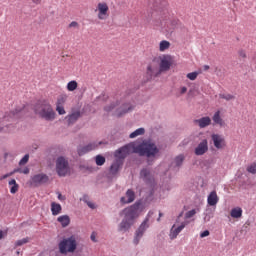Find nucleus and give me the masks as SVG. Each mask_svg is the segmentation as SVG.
Returning a JSON list of instances; mask_svg holds the SVG:
<instances>
[{"instance_id":"f257e3e1","label":"nucleus","mask_w":256,"mask_h":256,"mask_svg":"<svg viewBox=\"0 0 256 256\" xmlns=\"http://www.w3.org/2000/svg\"><path fill=\"white\" fill-rule=\"evenodd\" d=\"M141 205V200H137L134 204L124 208L120 212V216L124 215V217L118 225L119 233H129L131 231V227L135 225V221L139 217V208Z\"/></svg>"},{"instance_id":"f03ea898","label":"nucleus","mask_w":256,"mask_h":256,"mask_svg":"<svg viewBox=\"0 0 256 256\" xmlns=\"http://www.w3.org/2000/svg\"><path fill=\"white\" fill-rule=\"evenodd\" d=\"M133 153H137L139 157H147L148 165H153L150 159H155L159 155V147L151 140H144L137 146H133Z\"/></svg>"},{"instance_id":"7ed1b4c3","label":"nucleus","mask_w":256,"mask_h":256,"mask_svg":"<svg viewBox=\"0 0 256 256\" xmlns=\"http://www.w3.org/2000/svg\"><path fill=\"white\" fill-rule=\"evenodd\" d=\"M130 151L131 145L126 144L114 152L115 160L109 168L111 175H117V173L123 169V164L125 163V159L127 158V155H129Z\"/></svg>"},{"instance_id":"20e7f679","label":"nucleus","mask_w":256,"mask_h":256,"mask_svg":"<svg viewBox=\"0 0 256 256\" xmlns=\"http://www.w3.org/2000/svg\"><path fill=\"white\" fill-rule=\"evenodd\" d=\"M34 113L44 121H55L57 113L53 110V106L47 100H38L34 105Z\"/></svg>"},{"instance_id":"39448f33","label":"nucleus","mask_w":256,"mask_h":256,"mask_svg":"<svg viewBox=\"0 0 256 256\" xmlns=\"http://www.w3.org/2000/svg\"><path fill=\"white\" fill-rule=\"evenodd\" d=\"M59 253L61 255H67V253H75L77 251V239L75 236L63 238L58 244Z\"/></svg>"},{"instance_id":"423d86ee","label":"nucleus","mask_w":256,"mask_h":256,"mask_svg":"<svg viewBox=\"0 0 256 256\" xmlns=\"http://www.w3.org/2000/svg\"><path fill=\"white\" fill-rule=\"evenodd\" d=\"M149 228V215L145 217V219L142 221V223L137 228L135 234L133 243L134 245H139V241L143 238V235H145V231Z\"/></svg>"},{"instance_id":"0eeeda50","label":"nucleus","mask_w":256,"mask_h":256,"mask_svg":"<svg viewBox=\"0 0 256 256\" xmlns=\"http://www.w3.org/2000/svg\"><path fill=\"white\" fill-rule=\"evenodd\" d=\"M56 171L59 177H66L69 173V161L63 156H59L56 160Z\"/></svg>"},{"instance_id":"6e6552de","label":"nucleus","mask_w":256,"mask_h":256,"mask_svg":"<svg viewBox=\"0 0 256 256\" xmlns=\"http://www.w3.org/2000/svg\"><path fill=\"white\" fill-rule=\"evenodd\" d=\"M49 183V176L47 174H35L30 178V185L33 187H39V185H45Z\"/></svg>"},{"instance_id":"1a4fd4ad","label":"nucleus","mask_w":256,"mask_h":256,"mask_svg":"<svg viewBox=\"0 0 256 256\" xmlns=\"http://www.w3.org/2000/svg\"><path fill=\"white\" fill-rule=\"evenodd\" d=\"M211 140L213 142L215 149L219 150L227 147V142H225V137H223L220 134H212Z\"/></svg>"},{"instance_id":"9d476101","label":"nucleus","mask_w":256,"mask_h":256,"mask_svg":"<svg viewBox=\"0 0 256 256\" xmlns=\"http://www.w3.org/2000/svg\"><path fill=\"white\" fill-rule=\"evenodd\" d=\"M207 151H209V142L207 139H203L195 148L194 153L200 157L201 155H205Z\"/></svg>"},{"instance_id":"9b49d317","label":"nucleus","mask_w":256,"mask_h":256,"mask_svg":"<svg viewBox=\"0 0 256 256\" xmlns=\"http://www.w3.org/2000/svg\"><path fill=\"white\" fill-rule=\"evenodd\" d=\"M173 58L171 55L164 56L160 62V71H169L173 65Z\"/></svg>"},{"instance_id":"f8f14e48","label":"nucleus","mask_w":256,"mask_h":256,"mask_svg":"<svg viewBox=\"0 0 256 256\" xmlns=\"http://www.w3.org/2000/svg\"><path fill=\"white\" fill-rule=\"evenodd\" d=\"M126 197L125 196H122L120 198V203H122V205H129V203H133V201H135V191H133V189H128L126 191Z\"/></svg>"},{"instance_id":"ddd939ff","label":"nucleus","mask_w":256,"mask_h":256,"mask_svg":"<svg viewBox=\"0 0 256 256\" xmlns=\"http://www.w3.org/2000/svg\"><path fill=\"white\" fill-rule=\"evenodd\" d=\"M135 109V107L125 103L122 104V106L118 109H116V116L118 118L123 117V115H127V113H129V111H133Z\"/></svg>"},{"instance_id":"4468645a","label":"nucleus","mask_w":256,"mask_h":256,"mask_svg":"<svg viewBox=\"0 0 256 256\" xmlns=\"http://www.w3.org/2000/svg\"><path fill=\"white\" fill-rule=\"evenodd\" d=\"M140 177L145 181V183H153L155 179L153 178V175H151V170L148 168H142L140 170Z\"/></svg>"},{"instance_id":"2eb2a0df","label":"nucleus","mask_w":256,"mask_h":256,"mask_svg":"<svg viewBox=\"0 0 256 256\" xmlns=\"http://www.w3.org/2000/svg\"><path fill=\"white\" fill-rule=\"evenodd\" d=\"M219 203V196H217V191L213 190L207 197V205L209 207H217Z\"/></svg>"},{"instance_id":"dca6fc26","label":"nucleus","mask_w":256,"mask_h":256,"mask_svg":"<svg viewBox=\"0 0 256 256\" xmlns=\"http://www.w3.org/2000/svg\"><path fill=\"white\" fill-rule=\"evenodd\" d=\"M109 11V6L107 3H98V19H107V12Z\"/></svg>"},{"instance_id":"f3484780","label":"nucleus","mask_w":256,"mask_h":256,"mask_svg":"<svg viewBox=\"0 0 256 256\" xmlns=\"http://www.w3.org/2000/svg\"><path fill=\"white\" fill-rule=\"evenodd\" d=\"M194 124L198 125L200 129H205V127H209V125H211V118L209 116H206L199 119H195Z\"/></svg>"},{"instance_id":"a211bd4d","label":"nucleus","mask_w":256,"mask_h":256,"mask_svg":"<svg viewBox=\"0 0 256 256\" xmlns=\"http://www.w3.org/2000/svg\"><path fill=\"white\" fill-rule=\"evenodd\" d=\"M185 222H182L180 226H178L177 228H175V225L172 226V228L170 229V239H177V236L179 235V233L185 229Z\"/></svg>"},{"instance_id":"6ab92c4d","label":"nucleus","mask_w":256,"mask_h":256,"mask_svg":"<svg viewBox=\"0 0 256 256\" xmlns=\"http://www.w3.org/2000/svg\"><path fill=\"white\" fill-rule=\"evenodd\" d=\"M151 7L154 11H163L167 7V0H154Z\"/></svg>"},{"instance_id":"aec40b11","label":"nucleus","mask_w":256,"mask_h":256,"mask_svg":"<svg viewBox=\"0 0 256 256\" xmlns=\"http://www.w3.org/2000/svg\"><path fill=\"white\" fill-rule=\"evenodd\" d=\"M212 121L215 125H219L220 127H225V121L221 118V111H216L212 117Z\"/></svg>"},{"instance_id":"412c9836","label":"nucleus","mask_w":256,"mask_h":256,"mask_svg":"<svg viewBox=\"0 0 256 256\" xmlns=\"http://www.w3.org/2000/svg\"><path fill=\"white\" fill-rule=\"evenodd\" d=\"M58 223H60V225L62 227H69L70 223H71V218L69 217V215L65 214V215H61L57 218Z\"/></svg>"},{"instance_id":"4be33fe9","label":"nucleus","mask_w":256,"mask_h":256,"mask_svg":"<svg viewBox=\"0 0 256 256\" xmlns=\"http://www.w3.org/2000/svg\"><path fill=\"white\" fill-rule=\"evenodd\" d=\"M230 216L232 219H241V217H243V209H241V207L232 208Z\"/></svg>"},{"instance_id":"5701e85b","label":"nucleus","mask_w":256,"mask_h":256,"mask_svg":"<svg viewBox=\"0 0 256 256\" xmlns=\"http://www.w3.org/2000/svg\"><path fill=\"white\" fill-rule=\"evenodd\" d=\"M81 117V111H76L67 116L68 119V125H73V123H76V121Z\"/></svg>"},{"instance_id":"b1692460","label":"nucleus","mask_w":256,"mask_h":256,"mask_svg":"<svg viewBox=\"0 0 256 256\" xmlns=\"http://www.w3.org/2000/svg\"><path fill=\"white\" fill-rule=\"evenodd\" d=\"M61 211H63V207L61 206V204L56 202L51 203V213L54 217H56V215H59Z\"/></svg>"},{"instance_id":"393cba45","label":"nucleus","mask_w":256,"mask_h":256,"mask_svg":"<svg viewBox=\"0 0 256 256\" xmlns=\"http://www.w3.org/2000/svg\"><path fill=\"white\" fill-rule=\"evenodd\" d=\"M160 73H161V71H159L158 73L155 74V69H153V66H151V64H149L147 66L146 75H147L148 81H151V79H153V77H157V75H159Z\"/></svg>"},{"instance_id":"a878e982","label":"nucleus","mask_w":256,"mask_h":256,"mask_svg":"<svg viewBox=\"0 0 256 256\" xmlns=\"http://www.w3.org/2000/svg\"><path fill=\"white\" fill-rule=\"evenodd\" d=\"M25 109V106L17 107L14 110L10 111L8 116L11 117V119H19V114Z\"/></svg>"},{"instance_id":"bb28decb","label":"nucleus","mask_w":256,"mask_h":256,"mask_svg":"<svg viewBox=\"0 0 256 256\" xmlns=\"http://www.w3.org/2000/svg\"><path fill=\"white\" fill-rule=\"evenodd\" d=\"M8 184L11 186L10 187V193L12 195H15L19 191V184H17V181L15 179H11Z\"/></svg>"},{"instance_id":"cd10ccee","label":"nucleus","mask_w":256,"mask_h":256,"mask_svg":"<svg viewBox=\"0 0 256 256\" xmlns=\"http://www.w3.org/2000/svg\"><path fill=\"white\" fill-rule=\"evenodd\" d=\"M215 211V208H211L208 206L207 204V207L204 211V221H210L211 220V217H213V212Z\"/></svg>"},{"instance_id":"c85d7f7f","label":"nucleus","mask_w":256,"mask_h":256,"mask_svg":"<svg viewBox=\"0 0 256 256\" xmlns=\"http://www.w3.org/2000/svg\"><path fill=\"white\" fill-rule=\"evenodd\" d=\"M184 161H185V155L179 154L174 158L175 167H178V168L182 167Z\"/></svg>"},{"instance_id":"c756f323","label":"nucleus","mask_w":256,"mask_h":256,"mask_svg":"<svg viewBox=\"0 0 256 256\" xmlns=\"http://www.w3.org/2000/svg\"><path fill=\"white\" fill-rule=\"evenodd\" d=\"M170 25L172 27V29H183V24H181V20L174 18L170 21Z\"/></svg>"},{"instance_id":"7c9ffc66","label":"nucleus","mask_w":256,"mask_h":256,"mask_svg":"<svg viewBox=\"0 0 256 256\" xmlns=\"http://www.w3.org/2000/svg\"><path fill=\"white\" fill-rule=\"evenodd\" d=\"M139 135H145V128H138L132 133H130L129 138L135 139V137H139Z\"/></svg>"},{"instance_id":"2f4dec72","label":"nucleus","mask_w":256,"mask_h":256,"mask_svg":"<svg viewBox=\"0 0 256 256\" xmlns=\"http://www.w3.org/2000/svg\"><path fill=\"white\" fill-rule=\"evenodd\" d=\"M99 145H103V141L100 142H90L86 145L89 152L95 151V149L99 148Z\"/></svg>"},{"instance_id":"473e14b6","label":"nucleus","mask_w":256,"mask_h":256,"mask_svg":"<svg viewBox=\"0 0 256 256\" xmlns=\"http://www.w3.org/2000/svg\"><path fill=\"white\" fill-rule=\"evenodd\" d=\"M105 161H106L105 156L101 154L96 155L95 163L98 167H103V165H105Z\"/></svg>"},{"instance_id":"72a5a7b5","label":"nucleus","mask_w":256,"mask_h":256,"mask_svg":"<svg viewBox=\"0 0 256 256\" xmlns=\"http://www.w3.org/2000/svg\"><path fill=\"white\" fill-rule=\"evenodd\" d=\"M169 47H171V43L167 40H162L159 44L160 51H166V49H169Z\"/></svg>"},{"instance_id":"f704fd0d","label":"nucleus","mask_w":256,"mask_h":256,"mask_svg":"<svg viewBox=\"0 0 256 256\" xmlns=\"http://www.w3.org/2000/svg\"><path fill=\"white\" fill-rule=\"evenodd\" d=\"M77 153H78L79 157H83V155H87V153H90V152H89V149L87 148V146L85 145V146L77 148Z\"/></svg>"},{"instance_id":"c9c22d12","label":"nucleus","mask_w":256,"mask_h":256,"mask_svg":"<svg viewBox=\"0 0 256 256\" xmlns=\"http://www.w3.org/2000/svg\"><path fill=\"white\" fill-rule=\"evenodd\" d=\"M78 84L77 81L71 80L70 82L67 83V90L68 91H75L77 89Z\"/></svg>"},{"instance_id":"e433bc0d","label":"nucleus","mask_w":256,"mask_h":256,"mask_svg":"<svg viewBox=\"0 0 256 256\" xmlns=\"http://www.w3.org/2000/svg\"><path fill=\"white\" fill-rule=\"evenodd\" d=\"M117 103H115V102H112V103H110L109 105H107V106H104V111L106 112V113H111V111H113V109H115V107H117Z\"/></svg>"},{"instance_id":"4c0bfd02","label":"nucleus","mask_w":256,"mask_h":256,"mask_svg":"<svg viewBox=\"0 0 256 256\" xmlns=\"http://www.w3.org/2000/svg\"><path fill=\"white\" fill-rule=\"evenodd\" d=\"M198 76H199V72L197 71L190 72L186 75L187 79H189L190 81H195V79H197Z\"/></svg>"},{"instance_id":"58836bf2","label":"nucleus","mask_w":256,"mask_h":256,"mask_svg":"<svg viewBox=\"0 0 256 256\" xmlns=\"http://www.w3.org/2000/svg\"><path fill=\"white\" fill-rule=\"evenodd\" d=\"M66 101H67V96H60L57 99L56 106L64 107Z\"/></svg>"},{"instance_id":"ea45409f","label":"nucleus","mask_w":256,"mask_h":256,"mask_svg":"<svg viewBox=\"0 0 256 256\" xmlns=\"http://www.w3.org/2000/svg\"><path fill=\"white\" fill-rule=\"evenodd\" d=\"M246 171L252 175H256V162H253L251 165H249Z\"/></svg>"},{"instance_id":"a19ab883","label":"nucleus","mask_w":256,"mask_h":256,"mask_svg":"<svg viewBox=\"0 0 256 256\" xmlns=\"http://www.w3.org/2000/svg\"><path fill=\"white\" fill-rule=\"evenodd\" d=\"M26 243H29V238H27V237L17 240L15 242V247H21V246L25 245Z\"/></svg>"},{"instance_id":"79ce46f5","label":"nucleus","mask_w":256,"mask_h":256,"mask_svg":"<svg viewBox=\"0 0 256 256\" xmlns=\"http://www.w3.org/2000/svg\"><path fill=\"white\" fill-rule=\"evenodd\" d=\"M17 171H20L19 168H15L13 171L4 174L3 176L0 177V181H3V179H7V177H11L12 175H15Z\"/></svg>"},{"instance_id":"37998d69","label":"nucleus","mask_w":256,"mask_h":256,"mask_svg":"<svg viewBox=\"0 0 256 256\" xmlns=\"http://www.w3.org/2000/svg\"><path fill=\"white\" fill-rule=\"evenodd\" d=\"M29 163V154H25L19 161V165H27Z\"/></svg>"},{"instance_id":"c03bdc74","label":"nucleus","mask_w":256,"mask_h":256,"mask_svg":"<svg viewBox=\"0 0 256 256\" xmlns=\"http://www.w3.org/2000/svg\"><path fill=\"white\" fill-rule=\"evenodd\" d=\"M220 99H225L226 101H231V99H235V96L232 94H220Z\"/></svg>"},{"instance_id":"a18cd8bd","label":"nucleus","mask_w":256,"mask_h":256,"mask_svg":"<svg viewBox=\"0 0 256 256\" xmlns=\"http://www.w3.org/2000/svg\"><path fill=\"white\" fill-rule=\"evenodd\" d=\"M196 213H197V210L192 209V210L186 212L185 217H186V219H191V217H193V215H196Z\"/></svg>"},{"instance_id":"49530a36","label":"nucleus","mask_w":256,"mask_h":256,"mask_svg":"<svg viewBox=\"0 0 256 256\" xmlns=\"http://www.w3.org/2000/svg\"><path fill=\"white\" fill-rule=\"evenodd\" d=\"M56 111L58 115H65V107L64 106H56Z\"/></svg>"},{"instance_id":"de8ad7c7","label":"nucleus","mask_w":256,"mask_h":256,"mask_svg":"<svg viewBox=\"0 0 256 256\" xmlns=\"http://www.w3.org/2000/svg\"><path fill=\"white\" fill-rule=\"evenodd\" d=\"M84 203H86V205L90 208V209H97V206L95 205V203H92L89 200H84Z\"/></svg>"},{"instance_id":"09e8293b","label":"nucleus","mask_w":256,"mask_h":256,"mask_svg":"<svg viewBox=\"0 0 256 256\" xmlns=\"http://www.w3.org/2000/svg\"><path fill=\"white\" fill-rule=\"evenodd\" d=\"M238 55H239V57H241L242 59H247V53H245V50H243V49H240V50L238 51Z\"/></svg>"},{"instance_id":"8fccbe9b","label":"nucleus","mask_w":256,"mask_h":256,"mask_svg":"<svg viewBox=\"0 0 256 256\" xmlns=\"http://www.w3.org/2000/svg\"><path fill=\"white\" fill-rule=\"evenodd\" d=\"M17 173H23L24 175H29V168L26 167L24 169L19 168V171Z\"/></svg>"},{"instance_id":"3c124183","label":"nucleus","mask_w":256,"mask_h":256,"mask_svg":"<svg viewBox=\"0 0 256 256\" xmlns=\"http://www.w3.org/2000/svg\"><path fill=\"white\" fill-rule=\"evenodd\" d=\"M209 235H210L209 230H204L203 232L200 233L201 239H203L205 237H209Z\"/></svg>"},{"instance_id":"603ef678","label":"nucleus","mask_w":256,"mask_h":256,"mask_svg":"<svg viewBox=\"0 0 256 256\" xmlns=\"http://www.w3.org/2000/svg\"><path fill=\"white\" fill-rule=\"evenodd\" d=\"M57 195L59 201H65V199H67V197L63 196L60 192H57Z\"/></svg>"},{"instance_id":"864d4df0","label":"nucleus","mask_w":256,"mask_h":256,"mask_svg":"<svg viewBox=\"0 0 256 256\" xmlns=\"http://www.w3.org/2000/svg\"><path fill=\"white\" fill-rule=\"evenodd\" d=\"M91 241H93V243H97V237L95 236V233H92L90 236Z\"/></svg>"},{"instance_id":"5fc2aeb1","label":"nucleus","mask_w":256,"mask_h":256,"mask_svg":"<svg viewBox=\"0 0 256 256\" xmlns=\"http://www.w3.org/2000/svg\"><path fill=\"white\" fill-rule=\"evenodd\" d=\"M79 25V23H77V21H72L70 24H69V27H77Z\"/></svg>"},{"instance_id":"6e6d98bb","label":"nucleus","mask_w":256,"mask_h":256,"mask_svg":"<svg viewBox=\"0 0 256 256\" xmlns=\"http://www.w3.org/2000/svg\"><path fill=\"white\" fill-rule=\"evenodd\" d=\"M210 69V66L209 65H204L203 66V71H209Z\"/></svg>"},{"instance_id":"4d7b16f0","label":"nucleus","mask_w":256,"mask_h":256,"mask_svg":"<svg viewBox=\"0 0 256 256\" xmlns=\"http://www.w3.org/2000/svg\"><path fill=\"white\" fill-rule=\"evenodd\" d=\"M88 199H89V196H88L87 194H84V195H83V199H82V201H84V202H85V201H87Z\"/></svg>"},{"instance_id":"13d9d810","label":"nucleus","mask_w":256,"mask_h":256,"mask_svg":"<svg viewBox=\"0 0 256 256\" xmlns=\"http://www.w3.org/2000/svg\"><path fill=\"white\" fill-rule=\"evenodd\" d=\"M181 93L183 94V93H187V87H182V89H181Z\"/></svg>"},{"instance_id":"bf43d9fd","label":"nucleus","mask_w":256,"mask_h":256,"mask_svg":"<svg viewBox=\"0 0 256 256\" xmlns=\"http://www.w3.org/2000/svg\"><path fill=\"white\" fill-rule=\"evenodd\" d=\"M33 3H35L36 5H39V3H41V0H32Z\"/></svg>"},{"instance_id":"052dcab7","label":"nucleus","mask_w":256,"mask_h":256,"mask_svg":"<svg viewBox=\"0 0 256 256\" xmlns=\"http://www.w3.org/2000/svg\"><path fill=\"white\" fill-rule=\"evenodd\" d=\"M0 239H3V230H0Z\"/></svg>"},{"instance_id":"680f3d73","label":"nucleus","mask_w":256,"mask_h":256,"mask_svg":"<svg viewBox=\"0 0 256 256\" xmlns=\"http://www.w3.org/2000/svg\"><path fill=\"white\" fill-rule=\"evenodd\" d=\"M253 61H256V53L253 56Z\"/></svg>"},{"instance_id":"e2e57ef3","label":"nucleus","mask_w":256,"mask_h":256,"mask_svg":"<svg viewBox=\"0 0 256 256\" xmlns=\"http://www.w3.org/2000/svg\"><path fill=\"white\" fill-rule=\"evenodd\" d=\"M159 217H163V213L159 212Z\"/></svg>"},{"instance_id":"0e129e2a","label":"nucleus","mask_w":256,"mask_h":256,"mask_svg":"<svg viewBox=\"0 0 256 256\" xmlns=\"http://www.w3.org/2000/svg\"><path fill=\"white\" fill-rule=\"evenodd\" d=\"M183 215V212H181L180 214H179V217H181Z\"/></svg>"},{"instance_id":"69168bd1","label":"nucleus","mask_w":256,"mask_h":256,"mask_svg":"<svg viewBox=\"0 0 256 256\" xmlns=\"http://www.w3.org/2000/svg\"><path fill=\"white\" fill-rule=\"evenodd\" d=\"M157 221H160V218H158Z\"/></svg>"}]
</instances>
